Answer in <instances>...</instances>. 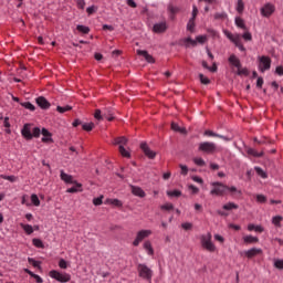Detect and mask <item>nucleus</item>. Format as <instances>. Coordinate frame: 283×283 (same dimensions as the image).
Masks as SVG:
<instances>
[{
	"mask_svg": "<svg viewBox=\"0 0 283 283\" xmlns=\"http://www.w3.org/2000/svg\"><path fill=\"white\" fill-rule=\"evenodd\" d=\"M21 134L25 140H32V138H40L41 128L38 126L34 127V124L27 123L23 125Z\"/></svg>",
	"mask_w": 283,
	"mask_h": 283,
	"instance_id": "f257e3e1",
	"label": "nucleus"
},
{
	"mask_svg": "<svg viewBox=\"0 0 283 283\" xmlns=\"http://www.w3.org/2000/svg\"><path fill=\"white\" fill-rule=\"evenodd\" d=\"M185 43V48H190V45L192 48H196V45H198V43H200V45H205V43H207V35H197L196 40L191 39V36H188L186 39L182 40Z\"/></svg>",
	"mask_w": 283,
	"mask_h": 283,
	"instance_id": "f03ea898",
	"label": "nucleus"
},
{
	"mask_svg": "<svg viewBox=\"0 0 283 283\" xmlns=\"http://www.w3.org/2000/svg\"><path fill=\"white\" fill-rule=\"evenodd\" d=\"M213 189L210 191L211 196H224L229 191V186L220 181H214L211 184Z\"/></svg>",
	"mask_w": 283,
	"mask_h": 283,
	"instance_id": "7ed1b4c3",
	"label": "nucleus"
},
{
	"mask_svg": "<svg viewBox=\"0 0 283 283\" xmlns=\"http://www.w3.org/2000/svg\"><path fill=\"white\" fill-rule=\"evenodd\" d=\"M216 149H218V147L216 146V144L211 143V142H202L199 144L198 147V151H201L202 154H216Z\"/></svg>",
	"mask_w": 283,
	"mask_h": 283,
	"instance_id": "20e7f679",
	"label": "nucleus"
},
{
	"mask_svg": "<svg viewBox=\"0 0 283 283\" xmlns=\"http://www.w3.org/2000/svg\"><path fill=\"white\" fill-rule=\"evenodd\" d=\"M50 277H52L53 280H56V282H61V283H65V282H70V280H72V275L67 274V273H61L56 270H52L49 273Z\"/></svg>",
	"mask_w": 283,
	"mask_h": 283,
	"instance_id": "39448f33",
	"label": "nucleus"
},
{
	"mask_svg": "<svg viewBox=\"0 0 283 283\" xmlns=\"http://www.w3.org/2000/svg\"><path fill=\"white\" fill-rule=\"evenodd\" d=\"M201 247L208 250L210 253L216 251V244L211 242V232H208L207 235H201Z\"/></svg>",
	"mask_w": 283,
	"mask_h": 283,
	"instance_id": "423d86ee",
	"label": "nucleus"
},
{
	"mask_svg": "<svg viewBox=\"0 0 283 283\" xmlns=\"http://www.w3.org/2000/svg\"><path fill=\"white\" fill-rule=\"evenodd\" d=\"M259 70L264 74L266 70H271V57L263 55L259 56Z\"/></svg>",
	"mask_w": 283,
	"mask_h": 283,
	"instance_id": "0eeeda50",
	"label": "nucleus"
},
{
	"mask_svg": "<svg viewBox=\"0 0 283 283\" xmlns=\"http://www.w3.org/2000/svg\"><path fill=\"white\" fill-rule=\"evenodd\" d=\"M138 271H139V277H143V280H151V276L154 275V272H151V269H149L146 264H139Z\"/></svg>",
	"mask_w": 283,
	"mask_h": 283,
	"instance_id": "6e6552de",
	"label": "nucleus"
},
{
	"mask_svg": "<svg viewBox=\"0 0 283 283\" xmlns=\"http://www.w3.org/2000/svg\"><path fill=\"white\" fill-rule=\"evenodd\" d=\"M60 177H61V180H63V182H65L66 185H76V187H83L82 184L74 180V177L72 175H67L63 170L60 171Z\"/></svg>",
	"mask_w": 283,
	"mask_h": 283,
	"instance_id": "1a4fd4ad",
	"label": "nucleus"
},
{
	"mask_svg": "<svg viewBox=\"0 0 283 283\" xmlns=\"http://www.w3.org/2000/svg\"><path fill=\"white\" fill-rule=\"evenodd\" d=\"M140 149L145 154V156L147 158H149L150 160H154V158H156V151L151 150V148H149V145H147V143H145V142L142 143Z\"/></svg>",
	"mask_w": 283,
	"mask_h": 283,
	"instance_id": "9d476101",
	"label": "nucleus"
},
{
	"mask_svg": "<svg viewBox=\"0 0 283 283\" xmlns=\"http://www.w3.org/2000/svg\"><path fill=\"white\" fill-rule=\"evenodd\" d=\"M42 134V142L45 143L46 145H50V143H54V139H52V133L48 130V128L43 127L40 129V135Z\"/></svg>",
	"mask_w": 283,
	"mask_h": 283,
	"instance_id": "9b49d317",
	"label": "nucleus"
},
{
	"mask_svg": "<svg viewBox=\"0 0 283 283\" xmlns=\"http://www.w3.org/2000/svg\"><path fill=\"white\" fill-rule=\"evenodd\" d=\"M273 12H275V6H273L272 3H266L263 8H261L262 17H265L268 19L269 17H271V14H273Z\"/></svg>",
	"mask_w": 283,
	"mask_h": 283,
	"instance_id": "f8f14e48",
	"label": "nucleus"
},
{
	"mask_svg": "<svg viewBox=\"0 0 283 283\" xmlns=\"http://www.w3.org/2000/svg\"><path fill=\"white\" fill-rule=\"evenodd\" d=\"M153 32H155V34H163L164 32H167V22H158L155 23L153 27Z\"/></svg>",
	"mask_w": 283,
	"mask_h": 283,
	"instance_id": "ddd939ff",
	"label": "nucleus"
},
{
	"mask_svg": "<svg viewBox=\"0 0 283 283\" xmlns=\"http://www.w3.org/2000/svg\"><path fill=\"white\" fill-rule=\"evenodd\" d=\"M35 103H36V105H39V107H40L41 109H50V107H51L50 102H49L48 98H45L44 96H39V97L35 99Z\"/></svg>",
	"mask_w": 283,
	"mask_h": 283,
	"instance_id": "4468645a",
	"label": "nucleus"
},
{
	"mask_svg": "<svg viewBox=\"0 0 283 283\" xmlns=\"http://www.w3.org/2000/svg\"><path fill=\"white\" fill-rule=\"evenodd\" d=\"M129 187L133 196H136L137 198H145V196H147V193H145V190H143V188L134 185H129Z\"/></svg>",
	"mask_w": 283,
	"mask_h": 283,
	"instance_id": "2eb2a0df",
	"label": "nucleus"
},
{
	"mask_svg": "<svg viewBox=\"0 0 283 283\" xmlns=\"http://www.w3.org/2000/svg\"><path fill=\"white\" fill-rule=\"evenodd\" d=\"M205 136H212L214 138H221L222 140H226V143H230V140H233V137L220 135V134L213 133V130H206Z\"/></svg>",
	"mask_w": 283,
	"mask_h": 283,
	"instance_id": "dca6fc26",
	"label": "nucleus"
},
{
	"mask_svg": "<svg viewBox=\"0 0 283 283\" xmlns=\"http://www.w3.org/2000/svg\"><path fill=\"white\" fill-rule=\"evenodd\" d=\"M169 19L174 21L176 19V14L180 12V8L174 7V4H168Z\"/></svg>",
	"mask_w": 283,
	"mask_h": 283,
	"instance_id": "f3484780",
	"label": "nucleus"
},
{
	"mask_svg": "<svg viewBox=\"0 0 283 283\" xmlns=\"http://www.w3.org/2000/svg\"><path fill=\"white\" fill-rule=\"evenodd\" d=\"M244 253L249 259H251V258H255V255H260V253H262V249L252 248L250 250H247Z\"/></svg>",
	"mask_w": 283,
	"mask_h": 283,
	"instance_id": "a211bd4d",
	"label": "nucleus"
},
{
	"mask_svg": "<svg viewBox=\"0 0 283 283\" xmlns=\"http://www.w3.org/2000/svg\"><path fill=\"white\" fill-rule=\"evenodd\" d=\"M103 117L107 118L109 122L114 120V111L112 107L103 108Z\"/></svg>",
	"mask_w": 283,
	"mask_h": 283,
	"instance_id": "6ab92c4d",
	"label": "nucleus"
},
{
	"mask_svg": "<svg viewBox=\"0 0 283 283\" xmlns=\"http://www.w3.org/2000/svg\"><path fill=\"white\" fill-rule=\"evenodd\" d=\"M243 242L244 244H258V242H260V239L253 235H245L243 237Z\"/></svg>",
	"mask_w": 283,
	"mask_h": 283,
	"instance_id": "aec40b11",
	"label": "nucleus"
},
{
	"mask_svg": "<svg viewBox=\"0 0 283 283\" xmlns=\"http://www.w3.org/2000/svg\"><path fill=\"white\" fill-rule=\"evenodd\" d=\"M229 63H231V65H234V67H237L238 70L242 67L240 59H238L234 54L230 55Z\"/></svg>",
	"mask_w": 283,
	"mask_h": 283,
	"instance_id": "412c9836",
	"label": "nucleus"
},
{
	"mask_svg": "<svg viewBox=\"0 0 283 283\" xmlns=\"http://www.w3.org/2000/svg\"><path fill=\"white\" fill-rule=\"evenodd\" d=\"M247 154L249 156H253L254 158H262V156H264V151L258 153L255 149L253 148H248L247 149Z\"/></svg>",
	"mask_w": 283,
	"mask_h": 283,
	"instance_id": "4be33fe9",
	"label": "nucleus"
},
{
	"mask_svg": "<svg viewBox=\"0 0 283 283\" xmlns=\"http://www.w3.org/2000/svg\"><path fill=\"white\" fill-rule=\"evenodd\" d=\"M149 235H151V231H149V230H142V231L137 232V238L142 242L145 240V238H149Z\"/></svg>",
	"mask_w": 283,
	"mask_h": 283,
	"instance_id": "5701e85b",
	"label": "nucleus"
},
{
	"mask_svg": "<svg viewBox=\"0 0 283 283\" xmlns=\"http://www.w3.org/2000/svg\"><path fill=\"white\" fill-rule=\"evenodd\" d=\"M172 132H178L179 134L187 135V128L179 127L177 123H171Z\"/></svg>",
	"mask_w": 283,
	"mask_h": 283,
	"instance_id": "b1692460",
	"label": "nucleus"
},
{
	"mask_svg": "<svg viewBox=\"0 0 283 283\" xmlns=\"http://www.w3.org/2000/svg\"><path fill=\"white\" fill-rule=\"evenodd\" d=\"M240 206H238L237 203L233 202H228L226 205H223L222 209H224V211H232V209H239Z\"/></svg>",
	"mask_w": 283,
	"mask_h": 283,
	"instance_id": "393cba45",
	"label": "nucleus"
},
{
	"mask_svg": "<svg viewBox=\"0 0 283 283\" xmlns=\"http://www.w3.org/2000/svg\"><path fill=\"white\" fill-rule=\"evenodd\" d=\"M144 249L148 251V255H154V248L151 247V241H145Z\"/></svg>",
	"mask_w": 283,
	"mask_h": 283,
	"instance_id": "a878e982",
	"label": "nucleus"
},
{
	"mask_svg": "<svg viewBox=\"0 0 283 283\" xmlns=\"http://www.w3.org/2000/svg\"><path fill=\"white\" fill-rule=\"evenodd\" d=\"M21 227L28 235H32V233H34V228L32 226L21 223Z\"/></svg>",
	"mask_w": 283,
	"mask_h": 283,
	"instance_id": "bb28decb",
	"label": "nucleus"
},
{
	"mask_svg": "<svg viewBox=\"0 0 283 283\" xmlns=\"http://www.w3.org/2000/svg\"><path fill=\"white\" fill-rule=\"evenodd\" d=\"M76 30H77V32H81L82 34H90V27H85L83 24H77Z\"/></svg>",
	"mask_w": 283,
	"mask_h": 283,
	"instance_id": "cd10ccee",
	"label": "nucleus"
},
{
	"mask_svg": "<svg viewBox=\"0 0 283 283\" xmlns=\"http://www.w3.org/2000/svg\"><path fill=\"white\" fill-rule=\"evenodd\" d=\"M235 25L241 28V30H247V24H244V19L238 17L235 18Z\"/></svg>",
	"mask_w": 283,
	"mask_h": 283,
	"instance_id": "c85d7f7f",
	"label": "nucleus"
},
{
	"mask_svg": "<svg viewBox=\"0 0 283 283\" xmlns=\"http://www.w3.org/2000/svg\"><path fill=\"white\" fill-rule=\"evenodd\" d=\"M119 154L124 156V158H132V154L125 149L124 145H119Z\"/></svg>",
	"mask_w": 283,
	"mask_h": 283,
	"instance_id": "c756f323",
	"label": "nucleus"
},
{
	"mask_svg": "<svg viewBox=\"0 0 283 283\" xmlns=\"http://www.w3.org/2000/svg\"><path fill=\"white\" fill-rule=\"evenodd\" d=\"M28 262H29V264H32V266H34V269L41 270V261H36L33 258H28Z\"/></svg>",
	"mask_w": 283,
	"mask_h": 283,
	"instance_id": "7c9ffc66",
	"label": "nucleus"
},
{
	"mask_svg": "<svg viewBox=\"0 0 283 283\" xmlns=\"http://www.w3.org/2000/svg\"><path fill=\"white\" fill-rule=\"evenodd\" d=\"M32 243L33 247H36V249H45V244H43V241L41 239H33Z\"/></svg>",
	"mask_w": 283,
	"mask_h": 283,
	"instance_id": "2f4dec72",
	"label": "nucleus"
},
{
	"mask_svg": "<svg viewBox=\"0 0 283 283\" xmlns=\"http://www.w3.org/2000/svg\"><path fill=\"white\" fill-rule=\"evenodd\" d=\"M167 196H169V198H180V196H182V191L180 190L167 191Z\"/></svg>",
	"mask_w": 283,
	"mask_h": 283,
	"instance_id": "473e14b6",
	"label": "nucleus"
},
{
	"mask_svg": "<svg viewBox=\"0 0 283 283\" xmlns=\"http://www.w3.org/2000/svg\"><path fill=\"white\" fill-rule=\"evenodd\" d=\"M283 220L282 216H275L272 218V223L274 224V227H282L281 222Z\"/></svg>",
	"mask_w": 283,
	"mask_h": 283,
	"instance_id": "72a5a7b5",
	"label": "nucleus"
},
{
	"mask_svg": "<svg viewBox=\"0 0 283 283\" xmlns=\"http://www.w3.org/2000/svg\"><path fill=\"white\" fill-rule=\"evenodd\" d=\"M94 127H95V124L92 122L82 124V129H84V132H92Z\"/></svg>",
	"mask_w": 283,
	"mask_h": 283,
	"instance_id": "f704fd0d",
	"label": "nucleus"
},
{
	"mask_svg": "<svg viewBox=\"0 0 283 283\" xmlns=\"http://www.w3.org/2000/svg\"><path fill=\"white\" fill-rule=\"evenodd\" d=\"M254 170L256 171L258 176H260L261 178H269V175L266 174V171H264L261 167H254Z\"/></svg>",
	"mask_w": 283,
	"mask_h": 283,
	"instance_id": "c9c22d12",
	"label": "nucleus"
},
{
	"mask_svg": "<svg viewBox=\"0 0 283 283\" xmlns=\"http://www.w3.org/2000/svg\"><path fill=\"white\" fill-rule=\"evenodd\" d=\"M106 202L108 205H114V207H123V201L118 199H107Z\"/></svg>",
	"mask_w": 283,
	"mask_h": 283,
	"instance_id": "e433bc0d",
	"label": "nucleus"
},
{
	"mask_svg": "<svg viewBox=\"0 0 283 283\" xmlns=\"http://www.w3.org/2000/svg\"><path fill=\"white\" fill-rule=\"evenodd\" d=\"M0 178H2V180H9V182H17L18 178L14 175L11 176H7V175H0Z\"/></svg>",
	"mask_w": 283,
	"mask_h": 283,
	"instance_id": "4c0bfd02",
	"label": "nucleus"
},
{
	"mask_svg": "<svg viewBox=\"0 0 283 283\" xmlns=\"http://www.w3.org/2000/svg\"><path fill=\"white\" fill-rule=\"evenodd\" d=\"M274 269H279V271L283 270V260L281 259H273Z\"/></svg>",
	"mask_w": 283,
	"mask_h": 283,
	"instance_id": "58836bf2",
	"label": "nucleus"
},
{
	"mask_svg": "<svg viewBox=\"0 0 283 283\" xmlns=\"http://www.w3.org/2000/svg\"><path fill=\"white\" fill-rule=\"evenodd\" d=\"M72 109V106L66 105V106H57L56 112L60 114H65V112H70Z\"/></svg>",
	"mask_w": 283,
	"mask_h": 283,
	"instance_id": "ea45409f",
	"label": "nucleus"
},
{
	"mask_svg": "<svg viewBox=\"0 0 283 283\" xmlns=\"http://www.w3.org/2000/svg\"><path fill=\"white\" fill-rule=\"evenodd\" d=\"M127 143H128V139H127V137H117L116 139H115V145H127Z\"/></svg>",
	"mask_w": 283,
	"mask_h": 283,
	"instance_id": "a19ab883",
	"label": "nucleus"
},
{
	"mask_svg": "<svg viewBox=\"0 0 283 283\" xmlns=\"http://www.w3.org/2000/svg\"><path fill=\"white\" fill-rule=\"evenodd\" d=\"M237 12H239V14H242L244 12V1L238 0Z\"/></svg>",
	"mask_w": 283,
	"mask_h": 283,
	"instance_id": "79ce46f5",
	"label": "nucleus"
},
{
	"mask_svg": "<svg viewBox=\"0 0 283 283\" xmlns=\"http://www.w3.org/2000/svg\"><path fill=\"white\" fill-rule=\"evenodd\" d=\"M199 80L202 85H209L211 83V80L209 77L205 76V74H199Z\"/></svg>",
	"mask_w": 283,
	"mask_h": 283,
	"instance_id": "37998d69",
	"label": "nucleus"
},
{
	"mask_svg": "<svg viewBox=\"0 0 283 283\" xmlns=\"http://www.w3.org/2000/svg\"><path fill=\"white\" fill-rule=\"evenodd\" d=\"M82 187H78V186H76V184H75V186H73V187H71V188H69L67 190H66V193H78V191H83V189H81Z\"/></svg>",
	"mask_w": 283,
	"mask_h": 283,
	"instance_id": "c03bdc74",
	"label": "nucleus"
},
{
	"mask_svg": "<svg viewBox=\"0 0 283 283\" xmlns=\"http://www.w3.org/2000/svg\"><path fill=\"white\" fill-rule=\"evenodd\" d=\"M21 106L25 109H30V112H34V109H36V107H34V105L30 102L21 103Z\"/></svg>",
	"mask_w": 283,
	"mask_h": 283,
	"instance_id": "a18cd8bd",
	"label": "nucleus"
},
{
	"mask_svg": "<svg viewBox=\"0 0 283 283\" xmlns=\"http://www.w3.org/2000/svg\"><path fill=\"white\" fill-rule=\"evenodd\" d=\"M31 202L34 205V207H39L41 205V200H39V196L36 195H31Z\"/></svg>",
	"mask_w": 283,
	"mask_h": 283,
	"instance_id": "49530a36",
	"label": "nucleus"
},
{
	"mask_svg": "<svg viewBox=\"0 0 283 283\" xmlns=\"http://www.w3.org/2000/svg\"><path fill=\"white\" fill-rule=\"evenodd\" d=\"M238 76H249V69L247 67H241V69H238V72H237Z\"/></svg>",
	"mask_w": 283,
	"mask_h": 283,
	"instance_id": "de8ad7c7",
	"label": "nucleus"
},
{
	"mask_svg": "<svg viewBox=\"0 0 283 283\" xmlns=\"http://www.w3.org/2000/svg\"><path fill=\"white\" fill-rule=\"evenodd\" d=\"M181 229H184L185 231H191L193 229V223L191 222L181 223Z\"/></svg>",
	"mask_w": 283,
	"mask_h": 283,
	"instance_id": "09e8293b",
	"label": "nucleus"
},
{
	"mask_svg": "<svg viewBox=\"0 0 283 283\" xmlns=\"http://www.w3.org/2000/svg\"><path fill=\"white\" fill-rule=\"evenodd\" d=\"M193 163L198 167H205V165H207V163H205V159H202V158H193Z\"/></svg>",
	"mask_w": 283,
	"mask_h": 283,
	"instance_id": "8fccbe9b",
	"label": "nucleus"
},
{
	"mask_svg": "<svg viewBox=\"0 0 283 283\" xmlns=\"http://www.w3.org/2000/svg\"><path fill=\"white\" fill-rule=\"evenodd\" d=\"M103 196H99V197H97V198H94L93 199V205L95 206V207H101V205H103Z\"/></svg>",
	"mask_w": 283,
	"mask_h": 283,
	"instance_id": "3c124183",
	"label": "nucleus"
},
{
	"mask_svg": "<svg viewBox=\"0 0 283 283\" xmlns=\"http://www.w3.org/2000/svg\"><path fill=\"white\" fill-rule=\"evenodd\" d=\"M180 169H181V176H187L189 174V167H187V165H179Z\"/></svg>",
	"mask_w": 283,
	"mask_h": 283,
	"instance_id": "603ef678",
	"label": "nucleus"
},
{
	"mask_svg": "<svg viewBox=\"0 0 283 283\" xmlns=\"http://www.w3.org/2000/svg\"><path fill=\"white\" fill-rule=\"evenodd\" d=\"M94 118L96 119V120H103V111H101V109H96L95 111V114H94Z\"/></svg>",
	"mask_w": 283,
	"mask_h": 283,
	"instance_id": "864d4df0",
	"label": "nucleus"
},
{
	"mask_svg": "<svg viewBox=\"0 0 283 283\" xmlns=\"http://www.w3.org/2000/svg\"><path fill=\"white\" fill-rule=\"evenodd\" d=\"M160 209H163L164 211H172L174 205L172 203H166V205L160 206Z\"/></svg>",
	"mask_w": 283,
	"mask_h": 283,
	"instance_id": "5fc2aeb1",
	"label": "nucleus"
},
{
	"mask_svg": "<svg viewBox=\"0 0 283 283\" xmlns=\"http://www.w3.org/2000/svg\"><path fill=\"white\" fill-rule=\"evenodd\" d=\"M242 39H244V41H253V35H251V32L247 31L242 34Z\"/></svg>",
	"mask_w": 283,
	"mask_h": 283,
	"instance_id": "6e6d98bb",
	"label": "nucleus"
},
{
	"mask_svg": "<svg viewBox=\"0 0 283 283\" xmlns=\"http://www.w3.org/2000/svg\"><path fill=\"white\" fill-rule=\"evenodd\" d=\"M263 85H264V78L262 76H259L258 80H256L258 90H262Z\"/></svg>",
	"mask_w": 283,
	"mask_h": 283,
	"instance_id": "4d7b16f0",
	"label": "nucleus"
},
{
	"mask_svg": "<svg viewBox=\"0 0 283 283\" xmlns=\"http://www.w3.org/2000/svg\"><path fill=\"white\" fill-rule=\"evenodd\" d=\"M138 56H144L145 61L147 60V56H149V52L146 50H137Z\"/></svg>",
	"mask_w": 283,
	"mask_h": 283,
	"instance_id": "13d9d810",
	"label": "nucleus"
},
{
	"mask_svg": "<svg viewBox=\"0 0 283 283\" xmlns=\"http://www.w3.org/2000/svg\"><path fill=\"white\" fill-rule=\"evenodd\" d=\"M256 202H261V205H264V202H266V196L256 195Z\"/></svg>",
	"mask_w": 283,
	"mask_h": 283,
	"instance_id": "bf43d9fd",
	"label": "nucleus"
},
{
	"mask_svg": "<svg viewBox=\"0 0 283 283\" xmlns=\"http://www.w3.org/2000/svg\"><path fill=\"white\" fill-rule=\"evenodd\" d=\"M98 8L96 6H91L86 9L87 14H94Z\"/></svg>",
	"mask_w": 283,
	"mask_h": 283,
	"instance_id": "052dcab7",
	"label": "nucleus"
},
{
	"mask_svg": "<svg viewBox=\"0 0 283 283\" xmlns=\"http://www.w3.org/2000/svg\"><path fill=\"white\" fill-rule=\"evenodd\" d=\"M187 30L189 32H195V30H196V22H188L187 23Z\"/></svg>",
	"mask_w": 283,
	"mask_h": 283,
	"instance_id": "680f3d73",
	"label": "nucleus"
},
{
	"mask_svg": "<svg viewBox=\"0 0 283 283\" xmlns=\"http://www.w3.org/2000/svg\"><path fill=\"white\" fill-rule=\"evenodd\" d=\"M59 266L60 269H67V261H65V259H61L59 261Z\"/></svg>",
	"mask_w": 283,
	"mask_h": 283,
	"instance_id": "e2e57ef3",
	"label": "nucleus"
},
{
	"mask_svg": "<svg viewBox=\"0 0 283 283\" xmlns=\"http://www.w3.org/2000/svg\"><path fill=\"white\" fill-rule=\"evenodd\" d=\"M214 19H227V13L226 12H221V13H214Z\"/></svg>",
	"mask_w": 283,
	"mask_h": 283,
	"instance_id": "0e129e2a",
	"label": "nucleus"
},
{
	"mask_svg": "<svg viewBox=\"0 0 283 283\" xmlns=\"http://www.w3.org/2000/svg\"><path fill=\"white\" fill-rule=\"evenodd\" d=\"M232 43H234L235 48H239V45H242V42H240V35L234 36Z\"/></svg>",
	"mask_w": 283,
	"mask_h": 283,
	"instance_id": "69168bd1",
	"label": "nucleus"
},
{
	"mask_svg": "<svg viewBox=\"0 0 283 283\" xmlns=\"http://www.w3.org/2000/svg\"><path fill=\"white\" fill-rule=\"evenodd\" d=\"M275 74H277V76H283V66L282 65L276 66Z\"/></svg>",
	"mask_w": 283,
	"mask_h": 283,
	"instance_id": "338daca9",
	"label": "nucleus"
},
{
	"mask_svg": "<svg viewBox=\"0 0 283 283\" xmlns=\"http://www.w3.org/2000/svg\"><path fill=\"white\" fill-rule=\"evenodd\" d=\"M126 3L129 8H138V4L134 0H126Z\"/></svg>",
	"mask_w": 283,
	"mask_h": 283,
	"instance_id": "774afa93",
	"label": "nucleus"
}]
</instances>
